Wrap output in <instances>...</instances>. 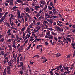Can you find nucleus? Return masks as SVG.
<instances>
[{
  "instance_id": "10",
  "label": "nucleus",
  "mask_w": 75,
  "mask_h": 75,
  "mask_svg": "<svg viewBox=\"0 0 75 75\" xmlns=\"http://www.w3.org/2000/svg\"><path fill=\"white\" fill-rule=\"evenodd\" d=\"M18 8V7L14 6L12 10H15V9H17V8Z\"/></svg>"
},
{
  "instance_id": "27",
  "label": "nucleus",
  "mask_w": 75,
  "mask_h": 75,
  "mask_svg": "<svg viewBox=\"0 0 75 75\" xmlns=\"http://www.w3.org/2000/svg\"><path fill=\"white\" fill-rule=\"evenodd\" d=\"M54 38L56 41H58V38H57V37H54Z\"/></svg>"
},
{
  "instance_id": "25",
  "label": "nucleus",
  "mask_w": 75,
  "mask_h": 75,
  "mask_svg": "<svg viewBox=\"0 0 75 75\" xmlns=\"http://www.w3.org/2000/svg\"><path fill=\"white\" fill-rule=\"evenodd\" d=\"M49 39L51 40V39H52L53 38V36H49L48 37Z\"/></svg>"
},
{
  "instance_id": "38",
  "label": "nucleus",
  "mask_w": 75,
  "mask_h": 75,
  "mask_svg": "<svg viewBox=\"0 0 75 75\" xmlns=\"http://www.w3.org/2000/svg\"><path fill=\"white\" fill-rule=\"evenodd\" d=\"M25 16L26 17L25 18V21H27V16L25 15Z\"/></svg>"
},
{
  "instance_id": "52",
  "label": "nucleus",
  "mask_w": 75,
  "mask_h": 75,
  "mask_svg": "<svg viewBox=\"0 0 75 75\" xmlns=\"http://www.w3.org/2000/svg\"><path fill=\"white\" fill-rule=\"evenodd\" d=\"M7 41L8 42H11V39H9V40H7Z\"/></svg>"
},
{
  "instance_id": "63",
  "label": "nucleus",
  "mask_w": 75,
  "mask_h": 75,
  "mask_svg": "<svg viewBox=\"0 0 75 75\" xmlns=\"http://www.w3.org/2000/svg\"><path fill=\"white\" fill-rule=\"evenodd\" d=\"M43 17H42V16H40L39 17V20H40L41 18H43Z\"/></svg>"
},
{
  "instance_id": "7",
  "label": "nucleus",
  "mask_w": 75,
  "mask_h": 75,
  "mask_svg": "<svg viewBox=\"0 0 75 75\" xmlns=\"http://www.w3.org/2000/svg\"><path fill=\"white\" fill-rule=\"evenodd\" d=\"M46 33V35H50V32L49 30H47Z\"/></svg>"
},
{
  "instance_id": "64",
  "label": "nucleus",
  "mask_w": 75,
  "mask_h": 75,
  "mask_svg": "<svg viewBox=\"0 0 75 75\" xmlns=\"http://www.w3.org/2000/svg\"><path fill=\"white\" fill-rule=\"evenodd\" d=\"M72 32H73V33H75V29H74L72 30Z\"/></svg>"
},
{
  "instance_id": "5",
  "label": "nucleus",
  "mask_w": 75,
  "mask_h": 75,
  "mask_svg": "<svg viewBox=\"0 0 75 75\" xmlns=\"http://www.w3.org/2000/svg\"><path fill=\"white\" fill-rule=\"evenodd\" d=\"M40 3L41 4H43L44 6L45 4V1H44V0L40 1Z\"/></svg>"
},
{
  "instance_id": "3",
  "label": "nucleus",
  "mask_w": 75,
  "mask_h": 75,
  "mask_svg": "<svg viewBox=\"0 0 75 75\" xmlns=\"http://www.w3.org/2000/svg\"><path fill=\"white\" fill-rule=\"evenodd\" d=\"M20 65L19 64L18 65V67H23V65H24V64H23V63L22 62H20Z\"/></svg>"
},
{
  "instance_id": "24",
  "label": "nucleus",
  "mask_w": 75,
  "mask_h": 75,
  "mask_svg": "<svg viewBox=\"0 0 75 75\" xmlns=\"http://www.w3.org/2000/svg\"><path fill=\"white\" fill-rule=\"evenodd\" d=\"M1 54L2 55H4V52L3 51H1Z\"/></svg>"
},
{
  "instance_id": "48",
  "label": "nucleus",
  "mask_w": 75,
  "mask_h": 75,
  "mask_svg": "<svg viewBox=\"0 0 75 75\" xmlns=\"http://www.w3.org/2000/svg\"><path fill=\"white\" fill-rule=\"evenodd\" d=\"M10 31H11V30L9 29L7 33H10Z\"/></svg>"
},
{
  "instance_id": "56",
  "label": "nucleus",
  "mask_w": 75,
  "mask_h": 75,
  "mask_svg": "<svg viewBox=\"0 0 75 75\" xmlns=\"http://www.w3.org/2000/svg\"><path fill=\"white\" fill-rule=\"evenodd\" d=\"M45 45H48L49 44V43L47 42H45Z\"/></svg>"
},
{
  "instance_id": "14",
  "label": "nucleus",
  "mask_w": 75,
  "mask_h": 75,
  "mask_svg": "<svg viewBox=\"0 0 75 75\" xmlns=\"http://www.w3.org/2000/svg\"><path fill=\"white\" fill-rule=\"evenodd\" d=\"M7 73L8 74H10L11 72H10V70H7Z\"/></svg>"
},
{
  "instance_id": "23",
  "label": "nucleus",
  "mask_w": 75,
  "mask_h": 75,
  "mask_svg": "<svg viewBox=\"0 0 75 75\" xmlns=\"http://www.w3.org/2000/svg\"><path fill=\"white\" fill-rule=\"evenodd\" d=\"M6 59H5V58H4V59L3 62L4 64H5L6 63Z\"/></svg>"
},
{
  "instance_id": "29",
  "label": "nucleus",
  "mask_w": 75,
  "mask_h": 75,
  "mask_svg": "<svg viewBox=\"0 0 75 75\" xmlns=\"http://www.w3.org/2000/svg\"><path fill=\"white\" fill-rule=\"evenodd\" d=\"M25 15H26V16H27V17H29L30 16V15H29V14H28V13H25Z\"/></svg>"
},
{
  "instance_id": "13",
  "label": "nucleus",
  "mask_w": 75,
  "mask_h": 75,
  "mask_svg": "<svg viewBox=\"0 0 75 75\" xmlns=\"http://www.w3.org/2000/svg\"><path fill=\"white\" fill-rule=\"evenodd\" d=\"M55 55H56V57H61V54L58 55V53L55 54Z\"/></svg>"
},
{
  "instance_id": "8",
  "label": "nucleus",
  "mask_w": 75,
  "mask_h": 75,
  "mask_svg": "<svg viewBox=\"0 0 75 75\" xmlns=\"http://www.w3.org/2000/svg\"><path fill=\"white\" fill-rule=\"evenodd\" d=\"M16 2H17V3H22V2H23L22 1L20 0H16Z\"/></svg>"
},
{
  "instance_id": "46",
  "label": "nucleus",
  "mask_w": 75,
  "mask_h": 75,
  "mask_svg": "<svg viewBox=\"0 0 75 75\" xmlns=\"http://www.w3.org/2000/svg\"><path fill=\"white\" fill-rule=\"evenodd\" d=\"M1 42H3L4 41V38H3L1 39Z\"/></svg>"
},
{
  "instance_id": "61",
  "label": "nucleus",
  "mask_w": 75,
  "mask_h": 75,
  "mask_svg": "<svg viewBox=\"0 0 75 75\" xmlns=\"http://www.w3.org/2000/svg\"><path fill=\"white\" fill-rule=\"evenodd\" d=\"M34 62H31L30 61V63L31 64H34Z\"/></svg>"
},
{
  "instance_id": "20",
  "label": "nucleus",
  "mask_w": 75,
  "mask_h": 75,
  "mask_svg": "<svg viewBox=\"0 0 75 75\" xmlns=\"http://www.w3.org/2000/svg\"><path fill=\"white\" fill-rule=\"evenodd\" d=\"M40 16V13H38L37 14V15H36V16L37 17V18H38V17Z\"/></svg>"
},
{
  "instance_id": "41",
  "label": "nucleus",
  "mask_w": 75,
  "mask_h": 75,
  "mask_svg": "<svg viewBox=\"0 0 75 75\" xmlns=\"http://www.w3.org/2000/svg\"><path fill=\"white\" fill-rule=\"evenodd\" d=\"M53 73H54L53 72H52L51 71H50V75H53Z\"/></svg>"
},
{
  "instance_id": "35",
  "label": "nucleus",
  "mask_w": 75,
  "mask_h": 75,
  "mask_svg": "<svg viewBox=\"0 0 75 75\" xmlns=\"http://www.w3.org/2000/svg\"><path fill=\"white\" fill-rule=\"evenodd\" d=\"M50 6H54V4L52 2H50Z\"/></svg>"
},
{
  "instance_id": "22",
  "label": "nucleus",
  "mask_w": 75,
  "mask_h": 75,
  "mask_svg": "<svg viewBox=\"0 0 75 75\" xmlns=\"http://www.w3.org/2000/svg\"><path fill=\"white\" fill-rule=\"evenodd\" d=\"M35 8H40V6H35Z\"/></svg>"
},
{
  "instance_id": "34",
  "label": "nucleus",
  "mask_w": 75,
  "mask_h": 75,
  "mask_svg": "<svg viewBox=\"0 0 75 75\" xmlns=\"http://www.w3.org/2000/svg\"><path fill=\"white\" fill-rule=\"evenodd\" d=\"M68 69V67H66L64 68V69L65 70V71H66L67 69Z\"/></svg>"
},
{
  "instance_id": "37",
  "label": "nucleus",
  "mask_w": 75,
  "mask_h": 75,
  "mask_svg": "<svg viewBox=\"0 0 75 75\" xmlns=\"http://www.w3.org/2000/svg\"><path fill=\"white\" fill-rule=\"evenodd\" d=\"M6 25H7L8 27H10V24L9 23H6Z\"/></svg>"
},
{
  "instance_id": "33",
  "label": "nucleus",
  "mask_w": 75,
  "mask_h": 75,
  "mask_svg": "<svg viewBox=\"0 0 75 75\" xmlns=\"http://www.w3.org/2000/svg\"><path fill=\"white\" fill-rule=\"evenodd\" d=\"M5 59H6L7 61H6V62L7 63L8 62V57H5Z\"/></svg>"
},
{
  "instance_id": "59",
  "label": "nucleus",
  "mask_w": 75,
  "mask_h": 75,
  "mask_svg": "<svg viewBox=\"0 0 75 75\" xmlns=\"http://www.w3.org/2000/svg\"><path fill=\"white\" fill-rule=\"evenodd\" d=\"M21 68H22V71H24V67H21Z\"/></svg>"
},
{
  "instance_id": "51",
  "label": "nucleus",
  "mask_w": 75,
  "mask_h": 75,
  "mask_svg": "<svg viewBox=\"0 0 75 75\" xmlns=\"http://www.w3.org/2000/svg\"><path fill=\"white\" fill-rule=\"evenodd\" d=\"M48 12L49 13V14H52V13H53L52 11H48Z\"/></svg>"
},
{
  "instance_id": "9",
  "label": "nucleus",
  "mask_w": 75,
  "mask_h": 75,
  "mask_svg": "<svg viewBox=\"0 0 75 75\" xmlns=\"http://www.w3.org/2000/svg\"><path fill=\"white\" fill-rule=\"evenodd\" d=\"M45 7L44 8H43V10L44 11H46V9L47 8V5H45Z\"/></svg>"
},
{
  "instance_id": "47",
  "label": "nucleus",
  "mask_w": 75,
  "mask_h": 75,
  "mask_svg": "<svg viewBox=\"0 0 75 75\" xmlns=\"http://www.w3.org/2000/svg\"><path fill=\"white\" fill-rule=\"evenodd\" d=\"M9 47L10 48V50H12V48L11 47V46H9Z\"/></svg>"
},
{
  "instance_id": "40",
  "label": "nucleus",
  "mask_w": 75,
  "mask_h": 75,
  "mask_svg": "<svg viewBox=\"0 0 75 75\" xmlns=\"http://www.w3.org/2000/svg\"><path fill=\"white\" fill-rule=\"evenodd\" d=\"M63 38H62V37H58L59 40H60V39H61V40H62Z\"/></svg>"
},
{
  "instance_id": "17",
  "label": "nucleus",
  "mask_w": 75,
  "mask_h": 75,
  "mask_svg": "<svg viewBox=\"0 0 75 75\" xmlns=\"http://www.w3.org/2000/svg\"><path fill=\"white\" fill-rule=\"evenodd\" d=\"M30 28H28L27 29V31L28 32V33H30Z\"/></svg>"
},
{
  "instance_id": "57",
  "label": "nucleus",
  "mask_w": 75,
  "mask_h": 75,
  "mask_svg": "<svg viewBox=\"0 0 75 75\" xmlns=\"http://www.w3.org/2000/svg\"><path fill=\"white\" fill-rule=\"evenodd\" d=\"M55 74H56V75H59V73H58L57 72L55 71Z\"/></svg>"
},
{
  "instance_id": "54",
  "label": "nucleus",
  "mask_w": 75,
  "mask_h": 75,
  "mask_svg": "<svg viewBox=\"0 0 75 75\" xmlns=\"http://www.w3.org/2000/svg\"><path fill=\"white\" fill-rule=\"evenodd\" d=\"M30 10V9H29V8H28L26 9V11H29V10Z\"/></svg>"
},
{
  "instance_id": "28",
  "label": "nucleus",
  "mask_w": 75,
  "mask_h": 75,
  "mask_svg": "<svg viewBox=\"0 0 75 75\" xmlns=\"http://www.w3.org/2000/svg\"><path fill=\"white\" fill-rule=\"evenodd\" d=\"M4 4L6 6H8V4L7 3V2H5Z\"/></svg>"
},
{
  "instance_id": "42",
  "label": "nucleus",
  "mask_w": 75,
  "mask_h": 75,
  "mask_svg": "<svg viewBox=\"0 0 75 75\" xmlns=\"http://www.w3.org/2000/svg\"><path fill=\"white\" fill-rule=\"evenodd\" d=\"M41 27L42 28V29H44V28H45V27H44V25H42L41 26Z\"/></svg>"
},
{
  "instance_id": "62",
  "label": "nucleus",
  "mask_w": 75,
  "mask_h": 75,
  "mask_svg": "<svg viewBox=\"0 0 75 75\" xmlns=\"http://www.w3.org/2000/svg\"><path fill=\"white\" fill-rule=\"evenodd\" d=\"M69 58H70V56L69 55L67 56V58H69Z\"/></svg>"
},
{
  "instance_id": "26",
  "label": "nucleus",
  "mask_w": 75,
  "mask_h": 75,
  "mask_svg": "<svg viewBox=\"0 0 75 75\" xmlns=\"http://www.w3.org/2000/svg\"><path fill=\"white\" fill-rule=\"evenodd\" d=\"M64 39V40H65V41H66L65 42H64V44H65V43H67V42H68V40H66V39H65V38H63Z\"/></svg>"
},
{
  "instance_id": "60",
  "label": "nucleus",
  "mask_w": 75,
  "mask_h": 75,
  "mask_svg": "<svg viewBox=\"0 0 75 75\" xmlns=\"http://www.w3.org/2000/svg\"><path fill=\"white\" fill-rule=\"evenodd\" d=\"M40 7H41L42 8H43V7H44V6L42 5L41 4L40 5Z\"/></svg>"
},
{
  "instance_id": "4",
  "label": "nucleus",
  "mask_w": 75,
  "mask_h": 75,
  "mask_svg": "<svg viewBox=\"0 0 75 75\" xmlns=\"http://www.w3.org/2000/svg\"><path fill=\"white\" fill-rule=\"evenodd\" d=\"M66 40H67V41H69L70 42H71L72 41V40H71V39H70V38H68L67 37H66Z\"/></svg>"
},
{
  "instance_id": "49",
  "label": "nucleus",
  "mask_w": 75,
  "mask_h": 75,
  "mask_svg": "<svg viewBox=\"0 0 75 75\" xmlns=\"http://www.w3.org/2000/svg\"><path fill=\"white\" fill-rule=\"evenodd\" d=\"M44 22L45 23H46V24H48V22L47 21H44Z\"/></svg>"
},
{
  "instance_id": "50",
  "label": "nucleus",
  "mask_w": 75,
  "mask_h": 75,
  "mask_svg": "<svg viewBox=\"0 0 75 75\" xmlns=\"http://www.w3.org/2000/svg\"><path fill=\"white\" fill-rule=\"evenodd\" d=\"M45 59V57H41L40 58V59Z\"/></svg>"
},
{
  "instance_id": "11",
  "label": "nucleus",
  "mask_w": 75,
  "mask_h": 75,
  "mask_svg": "<svg viewBox=\"0 0 75 75\" xmlns=\"http://www.w3.org/2000/svg\"><path fill=\"white\" fill-rule=\"evenodd\" d=\"M60 68V66H58L57 67V70H56V71L57 72H58V71H59V68Z\"/></svg>"
},
{
  "instance_id": "19",
  "label": "nucleus",
  "mask_w": 75,
  "mask_h": 75,
  "mask_svg": "<svg viewBox=\"0 0 75 75\" xmlns=\"http://www.w3.org/2000/svg\"><path fill=\"white\" fill-rule=\"evenodd\" d=\"M10 66H8L7 67V70H10Z\"/></svg>"
},
{
  "instance_id": "16",
  "label": "nucleus",
  "mask_w": 75,
  "mask_h": 75,
  "mask_svg": "<svg viewBox=\"0 0 75 75\" xmlns=\"http://www.w3.org/2000/svg\"><path fill=\"white\" fill-rule=\"evenodd\" d=\"M10 15L11 16V17L12 19H13V18L14 17V16L11 13Z\"/></svg>"
},
{
  "instance_id": "58",
  "label": "nucleus",
  "mask_w": 75,
  "mask_h": 75,
  "mask_svg": "<svg viewBox=\"0 0 75 75\" xmlns=\"http://www.w3.org/2000/svg\"><path fill=\"white\" fill-rule=\"evenodd\" d=\"M72 35H67L68 37H72Z\"/></svg>"
},
{
  "instance_id": "32",
  "label": "nucleus",
  "mask_w": 75,
  "mask_h": 75,
  "mask_svg": "<svg viewBox=\"0 0 75 75\" xmlns=\"http://www.w3.org/2000/svg\"><path fill=\"white\" fill-rule=\"evenodd\" d=\"M9 21L10 22V24H11V22H12V21L11 20V18H10L9 19Z\"/></svg>"
},
{
  "instance_id": "53",
  "label": "nucleus",
  "mask_w": 75,
  "mask_h": 75,
  "mask_svg": "<svg viewBox=\"0 0 75 75\" xmlns=\"http://www.w3.org/2000/svg\"><path fill=\"white\" fill-rule=\"evenodd\" d=\"M21 30L22 31H24L25 30V28H23L22 29H21Z\"/></svg>"
},
{
  "instance_id": "21",
  "label": "nucleus",
  "mask_w": 75,
  "mask_h": 75,
  "mask_svg": "<svg viewBox=\"0 0 75 75\" xmlns=\"http://www.w3.org/2000/svg\"><path fill=\"white\" fill-rule=\"evenodd\" d=\"M31 44H30L29 45L28 47V48L26 50V51H27V50H29V48H30V47H31Z\"/></svg>"
},
{
  "instance_id": "44",
  "label": "nucleus",
  "mask_w": 75,
  "mask_h": 75,
  "mask_svg": "<svg viewBox=\"0 0 75 75\" xmlns=\"http://www.w3.org/2000/svg\"><path fill=\"white\" fill-rule=\"evenodd\" d=\"M48 7L49 8V9H52V7H50L49 6H48Z\"/></svg>"
},
{
  "instance_id": "12",
  "label": "nucleus",
  "mask_w": 75,
  "mask_h": 75,
  "mask_svg": "<svg viewBox=\"0 0 75 75\" xmlns=\"http://www.w3.org/2000/svg\"><path fill=\"white\" fill-rule=\"evenodd\" d=\"M22 47H23V46H22V47H21V46L20 47V49H21L19 51V52H22L23 51V48H22Z\"/></svg>"
},
{
  "instance_id": "18",
  "label": "nucleus",
  "mask_w": 75,
  "mask_h": 75,
  "mask_svg": "<svg viewBox=\"0 0 75 75\" xmlns=\"http://www.w3.org/2000/svg\"><path fill=\"white\" fill-rule=\"evenodd\" d=\"M74 64H72V65L70 67V69H72L73 68H74Z\"/></svg>"
},
{
  "instance_id": "30",
  "label": "nucleus",
  "mask_w": 75,
  "mask_h": 75,
  "mask_svg": "<svg viewBox=\"0 0 75 75\" xmlns=\"http://www.w3.org/2000/svg\"><path fill=\"white\" fill-rule=\"evenodd\" d=\"M19 72H20V74H21V75H22V74H23V72L22 71H20Z\"/></svg>"
},
{
  "instance_id": "1",
  "label": "nucleus",
  "mask_w": 75,
  "mask_h": 75,
  "mask_svg": "<svg viewBox=\"0 0 75 75\" xmlns=\"http://www.w3.org/2000/svg\"><path fill=\"white\" fill-rule=\"evenodd\" d=\"M56 30L57 31H63V29H61L60 27L59 26H57L56 27Z\"/></svg>"
},
{
  "instance_id": "39",
  "label": "nucleus",
  "mask_w": 75,
  "mask_h": 75,
  "mask_svg": "<svg viewBox=\"0 0 75 75\" xmlns=\"http://www.w3.org/2000/svg\"><path fill=\"white\" fill-rule=\"evenodd\" d=\"M47 29H49V30H50V31H52V30H53V29L51 28H47Z\"/></svg>"
},
{
  "instance_id": "2",
  "label": "nucleus",
  "mask_w": 75,
  "mask_h": 75,
  "mask_svg": "<svg viewBox=\"0 0 75 75\" xmlns=\"http://www.w3.org/2000/svg\"><path fill=\"white\" fill-rule=\"evenodd\" d=\"M8 63L9 66H13V62L10 61L8 62Z\"/></svg>"
},
{
  "instance_id": "43",
  "label": "nucleus",
  "mask_w": 75,
  "mask_h": 75,
  "mask_svg": "<svg viewBox=\"0 0 75 75\" xmlns=\"http://www.w3.org/2000/svg\"><path fill=\"white\" fill-rule=\"evenodd\" d=\"M52 17H53L54 18H57V16H51Z\"/></svg>"
},
{
  "instance_id": "31",
  "label": "nucleus",
  "mask_w": 75,
  "mask_h": 75,
  "mask_svg": "<svg viewBox=\"0 0 75 75\" xmlns=\"http://www.w3.org/2000/svg\"><path fill=\"white\" fill-rule=\"evenodd\" d=\"M51 33L52 34H53V35H56V34L55 33L53 32H52Z\"/></svg>"
},
{
  "instance_id": "6",
  "label": "nucleus",
  "mask_w": 75,
  "mask_h": 75,
  "mask_svg": "<svg viewBox=\"0 0 75 75\" xmlns=\"http://www.w3.org/2000/svg\"><path fill=\"white\" fill-rule=\"evenodd\" d=\"M10 6H13L14 5V4L13 3V1H10V3L9 4Z\"/></svg>"
},
{
  "instance_id": "45",
  "label": "nucleus",
  "mask_w": 75,
  "mask_h": 75,
  "mask_svg": "<svg viewBox=\"0 0 75 75\" xmlns=\"http://www.w3.org/2000/svg\"><path fill=\"white\" fill-rule=\"evenodd\" d=\"M51 21H50V23H51V24H52V23H53V22L52 21V19H51Z\"/></svg>"
},
{
  "instance_id": "15",
  "label": "nucleus",
  "mask_w": 75,
  "mask_h": 75,
  "mask_svg": "<svg viewBox=\"0 0 75 75\" xmlns=\"http://www.w3.org/2000/svg\"><path fill=\"white\" fill-rule=\"evenodd\" d=\"M8 14V12H6L5 13L4 15V17H6V16H7V15Z\"/></svg>"
},
{
  "instance_id": "36",
  "label": "nucleus",
  "mask_w": 75,
  "mask_h": 75,
  "mask_svg": "<svg viewBox=\"0 0 75 75\" xmlns=\"http://www.w3.org/2000/svg\"><path fill=\"white\" fill-rule=\"evenodd\" d=\"M8 55V54H7V53H5L4 55V58H5V57H7Z\"/></svg>"
},
{
  "instance_id": "55",
  "label": "nucleus",
  "mask_w": 75,
  "mask_h": 75,
  "mask_svg": "<svg viewBox=\"0 0 75 75\" xmlns=\"http://www.w3.org/2000/svg\"><path fill=\"white\" fill-rule=\"evenodd\" d=\"M28 41V39L26 40L25 42V44H27Z\"/></svg>"
}]
</instances>
